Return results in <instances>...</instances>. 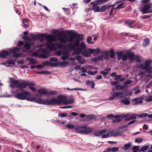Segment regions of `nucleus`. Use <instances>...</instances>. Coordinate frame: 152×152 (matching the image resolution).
Returning a JSON list of instances; mask_svg holds the SVG:
<instances>
[{
	"mask_svg": "<svg viewBox=\"0 0 152 152\" xmlns=\"http://www.w3.org/2000/svg\"><path fill=\"white\" fill-rule=\"evenodd\" d=\"M83 35L75 33L69 36L63 35L59 37V41L62 43L70 42L67 45L69 50L72 51L75 50L74 53L78 54L82 53L83 55L86 57L90 56L88 49H86V46L84 43L82 42L80 44V40L83 39Z\"/></svg>",
	"mask_w": 152,
	"mask_h": 152,
	"instance_id": "obj_1",
	"label": "nucleus"
},
{
	"mask_svg": "<svg viewBox=\"0 0 152 152\" xmlns=\"http://www.w3.org/2000/svg\"><path fill=\"white\" fill-rule=\"evenodd\" d=\"M90 4L92 5L93 7L94 6H96L98 4L96 0L94 2H91Z\"/></svg>",
	"mask_w": 152,
	"mask_h": 152,
	"instance_id": "obj_57",
	"label": "nucleus"
},
{
	"mask_svg": "<svg viewBox=\"0 0 152 152\" xmlns=\"http://www.w3.org/2000/svg\"><path fill=\"white\" fill-rule=\"evenodd\" d=\"M27 59L30 61L29 64H33L36 63V61L34 60L33 58H27Z\"/></svg>",
	"mask_w": 152,
	"mask_h": 152,
	"instance_id": "obj_34",
	"label": "nucleus"
},
{
	"mask_svg": "<svg viewBox=\"0 0 152 152\" xmlns=\"http://www.w3.org/2000/svg\"><path fill=\"white\" fill-rule=\"evenodd\" d=\"M139 146H134L132 148V152H137L139 150Z\"/></svg>",
	"mask_w": 152,
	"mask_h": 152,
	"instance_id": "obj_48",
	"label": "nucleus"
},
{
	"mask_svg": "<svg viewBox=\"0 0 152 152\" xmlns=\"http://www.w3.org/2000/svg\"><path fill=\"white\" fill-rule=\"evenodd\" d=\"M30 94V93L28 91H23L19 93L17 91L16 93L14 94V96L19 99L23 100L27 99V97Z\"/></svg>",
	"mask_w": 152,
	"mask_h": 152,
	"instance_id": "obj_8",
	"label": "nucleus"
},
{
	"mask_svg": "<svg viewBox=\"0 0 152 152\" xmlns=\"http://www.w3.org/2000/svg\"><path fill=\"white\" fill-rule=\"evenodd\" d=\"M37 51V52L35 51L32 53L31 56L37 57L38 56L39 53L41 55V57L43 58H46L49 57V56L47 54V51L45 49H39Z\"/></svg>",
	"mask_w": 152,
	"mask_h": 152,
	"instance_id": "obj_7",
	"label": "nucleus"
},
{
	"mask_svg": "<svg viewBox=\"0 0 152 152\" xmlns=\"http://www.w3.org/2000/svg\"><path fill=\"white\" fill-rule=\"evenodd\" d=\"M57 92L55 91H50L48 92H47V95H53L55 94H56Z\"/></svg>",
	"mask_w": 152,
	"mask_h": 152,
	"instance_id": "obj_56",
	"label": "nucleus"
},
{
	"mask_svg": "<svg viewBox=\"0 0 152 152\" xmlns=\"http://www.w3.org/2000/svg\"><path fill=\"white\" fill-rule=\"evenodd\" d=\"M131 144L132 143L131 142H129L127 144H125L124 145V148L127 150L129 149V147Z\"/></svg>",
	"mask_w": 152,
	"mask_h": 152,
	"instance_id": "obj_44",
	"label": "nucleus"
},
{
	"mask_svg": "<svg viewBox=\"0 0 152 152\" xmlns=\"http://www.w3.org/2000/svg\"><path fill=\"white\" fill-rule=\"evenodd\" d=\"M106 5H105L101 7L100 8L101 12H102L106 10Z\"/></svg>",
	"mask_w": 152,
	"mask_h": 152,
	"instance_id": "obj_62",
	"label": "nucleus"
},
{
	"mask_svg": "<svg viewBox=\"0 0 152 152\" xmlns=\"http://www.w3.org/2000/svg\"><path fill=\"white\" fill-rule=\"evenodd\" d=\"M152 101V95L150 96L148 98L146 99V102H151Z\"/></svg>",
	"mask_w": 152,
	"mask_h": 152,
	"instance_id": "obj_64",
	"label": "nucleus"
},
{
	"mask_svg": "<svg viewBox=\"0 0 152 152\" xmlns=\"http://www.w3.org/2000/svg\"><path fill=\"white\" fill-rule=\"evenodd\" d=\"M128 58L131 61L134 60V58L135 56L134 54L133 53H127Z\"/></svg>",
	"mask_w": 152,
	"mask_h": 152,
	"instance_id": "obj_28",
	"label": "nucleus"
},
{
	"mask_svg": "<svg viewBox=\"0 0 152 152\" xmlns=\"http://www.w3.org/2000/svg\"><path fill=\"white\" fill-rule=\"evenodd\" d=\"M63 51L59 50L58 51H56V54L58 56H61L62 53Z\"/></svg>",
	"mask_w": 152,
	"mask_h": 152,
	"instance_id": "obj_61",
	"label": "nucleus"
},
{
	"mask_svg": "<svg viewBox=\"0 0 152 152\" xmlns=\"http://www.w3.org/2000/svg\"><path fill=\"white\" fill-rule=\"evenodd\" d=\"M24 48L27 50H29L31 48L30 44L28 43H26L24 45Z\"/></svg>",
	"mask_w": 152,
	"mask_h": 152,
	"instance_id": "obj_47",
	"label": "nucleus"
},
{
	"mask_svg": "<svg viewBox=\"0 0 152 152\" xmlns=\"http://www.w3.org/2000/svg\"><path fill=\"white\" fill-rule=\"evenodd\" d=\"M65 126L69 129H74V124H68L66 125Z\"/></svg>",
	"mask_w": 152,
	"mask_h": 152,
	"instance_id": "obj_51",
	"label": "nucleus"
},
{
	"mask_svg": "<svg viewBox=\"0 0 152 152\" xmlns=\"http://www.w3.org/2000/svg\"><path fill=\"white\" fill-rule=\"evenodd\" d=\"M107 118H118L117 115H114L113 114H109L107 115Z\"/></svg>",
	"mask_w": 152,
	"mask_h": 152,
	"instance_id": "obj_53",
	"label": "nucleus"
},
{
	"mask_svg": "<svg viewBox=\"0 0 152 152\" xmlns=\"http://www.w3.org/2000/svg\"><path fill=\"white\" fill-rule=\"evenodd\" d=\"M92 37L91 36H89L87 37L86 40L88 44H92L94 43V42L92 41Z\"/></svg>",
	"mask_w": 152,
	"mask_h": 152,
	"instance_id": "obj_33",
	"label": "nucleus"
},
{
	"mask_svg": "<svg viewBox=\"0 0 152 152\" xmlns=\"http://www.w3.org/2000/svg\"><path fill=\"white\" fill-rule=\"evenodd\" d=\"M135 22L134 20H129L125 23L128 25V27L130 28H132L133 27V26H131V25L134 23Z\"/></svg>",
	"mask_w": 152,
	"mask_h": 152,
	"instance_id": "obj_31",
	"label": "nucleus"
},
{
	"mask_svg": "<svg viewBox=\"0 0 152 152\" xmlns=\"http://www.w3.org/2000/svg\"><path fill=\"white\" fill-rule=\"evenodd\" d=\"M137 115L136 114H133L131 115H130V118H131L132 120L136 119L137 118Z\"/></svg>",
	"mask_w": 152,
	"mask_h": 152,
	"instance_id": "obj_50",
	"label": "nucleus"
},
{
	"mask_svg": "<svg viewBox=\"0 0 152 152\" xmlns=\"http://www.w3.org/2000/svg\"><path fill=\"white\" fill-rule=\"evenodd\" d=\"M42 64L43 66H56V63H51L48 61L43 62Z\"/></svg>",
	"mask_w": 152,
	"mask_h": 152,
	"instance_id": "obj_25",
	"label": "nucleus"
},
{
	"mask_svg": "<svg viewBox=\"0 0 152 152\" xmlns=\"http://www.w3.org/2000/svg\"><path fill=\"white\" fill-rule=\"evenodd\" d=\"M132 102L133 105H137L139 104H141L143 102L140 98H135L133 99Z\"/></svg>",
	"mask_w": 152,
	"mask_h": 152,
	"instance_id": "obj_17",
	"label": "nucleus"
},
{
	"mask_svg": "<svg viewBox=\"0 0 152 152\" xmlns=\"http://www.w3.org/2000/svg\"><path fill=\"white\" fill-rule=\"evenodd\" d=\"M93 9L95 12H101L100 7L98 6H94Z\"/></svg>",
	"mask_w": 152,
	"mask_h": 152,
	"instance_id": "obj_35",
	"label": "nucleus"
},
{
	"mask_svg": "<svg viewBox=\"0 0 152 152\" xmlns=\"http://www.w3.org/2000/svg\"><path fill=\"white\" fill-rule=\"evenodd\" d=\"M134 60L138 63H140L141 62V57L140 56L138 55H135Z\"/></svg>",
	"mask_w": 152,
	"mask_h": 152,
	"instance_id": "obj_39",
	"label": "nucleus"
},
{
	"mask_svg": "<svg viewBox=\"0 0 152 152\" xmlns=\"http://www.w3.org/2000/svg\"><path fill=\"white\" fill-rule=\"evenodd\" d=\"M52 105L63 104L66 105L72 104L74 102L73 100H67L66 97L62 96H58L57 98H52Z\"/></svg>",
	"mask_w": 152,
	"mask_h": 152,
	"instance_id": "obj_4",
	"label": "nucleus"
},
{
	"mask_svg": "<svg viewBox=\"0 0 152 152\" xmlns=\"http://www.w3.org/2000/svg\"><path fill=\"white\" fill-rule=\"evenodd\" d=\"M143 139L142 138H137L134 140V142H135L140 143L142 141Z\"/></svg>",
	"mask_w": 152,
	"mask_h": 152,
	"instance_id": "obj_52",
	"label": "nucleus"
},
{
	"mask_svg": "<svg viewBox=\"0 0 152 152\" xmlns=\"http://www.w3.org/2000/svg\"><path fill=\"white\" fill-rule=\"evenodd\" d=\"M76 58L79 63L82 64H83L85 63L86 60L85 59H82L81 56H76Z\"/></svg>",
	"mask_w": 152,
	"mask_h": 152,
	"instance_id": "obj_23",
	"label": "nucleus"
},
{
	"mask_svg": "<svg viewBox=\"0 0 152 152\" xmlns=\"http://www.w3.org/2000/svg\"><path fill=\"white\" fill-rule=\"evenodd\" d=\"M132 81L131 80H128L126 81L124 83V86H125V87H126L130 83H132Z\"/></svg>",
	"mask_w": 152,
	"mask_h": 152,
	"instance_id": "obj_45",
	"label": "nucleus"
},
{
	"mask_svg": "<svg viewBox=\"0 0 152 152\" xmlns=\"http://www.w3.org/2000/svg\"><path fill=\"white\" fill-rule=\"evenodd\" d=\"M119 83V81H117L111 82V84L112 85L115 86L118 84Z\"/></svg>",
	"mask_w": 152,
	"mask_h": 152,
	"instance_id": "obj_63",
	"label": "nucleus"
},
{
	"mask_svg": "<svg viewBox=\"0 0 152 152\" xmlns=\"http://www.w3.org/2000/svg\"><path fill=\"white\" fill-rule=\"evenodd\" d=\"M103 59V55L99 56L97 57L94 58L92 59V61L94 62H96L98 60H102Z\"/></svg>",
	"mask_w": 152,
	"mask_h": 152,
	"instance_id": "obj_27",
	"label": "nucleus"
},
{
	"mask_svg": "<svg viewBox=\"0 0 152 152\" xmlns=\"http://www.w3.org/2000/svg\"><path fill=\"white\" fill-rule=\"evenodd\" d=\"M119 148L118 147H114L113 148H107L106 150L108 151H111L113 152H115L118 151Z\"/></svg>",
	"mask_w": 152,
	"mask_h": 152,
	"instance_id": "obj_29",
	"label": "nucleus"
},
{
	"mask_svg": "<svg viewBox=\"0 0 152 152\" xmlns=\"http://www.w3.org/2000/svg\"><path fill=\"white\" fill-rule=\"evenodd\" d=\"M38 93L41 95L42 94H47V91L44 89H39L38 91Z\"/></svg>",
	"mask_w": 152,
	"mask_h": 152,
	"instance_id": "obj_38",
	"label": "nucleus"
},
{
	"mask_svg": "<svg viewBox=\"0 0 152 152\" xmlns=\"http://www.w3.org/2000/svg\"><path fill=\"white\" fill-rule=\"evenodd\" d=\"M35 86L34 83H31L29 81H23L20 83H18L17 85V88H25L28 86Z\"/></svg>",
	"mask_w": 152,
	"mask_h": 152,
	"instance_id": "obj_11",
	"label": "nucleus"
},
{
	"mask_svg": "<svg viewBox=\"0 0 152 152\" xmlns=\"http://www.w3.org/2000/svg\"><path fill=\"white\" fill-rule=\"evenodd\" d=\"M44 34H40L39 35H35L34 34H31V35L32 38L34 39H40L41 42H42L43 40V39H42L43 37L45 36Z\"/></svg>",
	"mask_w": 152,
	"mask_h": 152,
	"instance_id": "obj_18",
	"label": "nucleus"
},
{
	"mask_svg": "<svg viewBox=\"0 0 152 152\" xmlns=\"http://www.w3.org/2000/svg\"><path fill=\"white\" fill-rule=\"evenodd\" d=\"M110 135V134L109 133V131L107 132V134L103 135L102 136V138H106L107 137H108Z\"/></svg>",
	"mask_w": 152,
	"mask_h": 152,
	"instance_id": "obj_59",
	"label": "nucleus"
},
{
	"mask_svg": "<svg viewBox=\"0 0 152 152\" xmlns=\"http://www.w3.org/2000/svg\"><path fill=\"white\" fill-rule=\"evenodd\" d=\"M69 56V53L68 51H63L61 54V59L64 60L68 59Z\"/></svg>",
	"mask_w": 152,
	"mask_h": 152,
	"instance_id": "obj_16",
	"label": "nucleus"
},
{
	"mask_svg": "<svg viewBox=\"0 0 152 152\" xmlns=\"http://www.w3.org/2000/svg\"><path fill=\"white\" fill-rule=\"evenodd\" d=\"M56 63V66L58 65L62 67H64L68 66L69 64V62L67 61H64L62 62L59 61L57 63Z\"/></svg>",
	"mask_w": 152,
	"mask_h": 152,
	"instance_id": "obj_19",
	"label": "nucleus"
},
{
	"mask_svg": "<svg viewBox=\"0 0 152 152\" xmlns=\"http://www.w3.org/2000/svg\"><path fill=\"white\" fill-rule=\"evenodd\" d=\"M148 114L147 113H143L139 115V117H145L148 116Z\"/></svg>",
	"mask_w": 152,
	"mask_h": 152,
	"instance_id": "obj_55",
	"label": "nucleus"
},
{
	"mask_svg": "<svg viewBox=\"0 0 152 152\" xmlns=\"http://www.w3.org/2000/svg\"><path fill=\"white\" fill-rule=\"evenodd\" d=\"M147 72L145 70V71H141L138 73V75L140 77H142Z\"/></svg>",
	"mask_w": 152,
	"mask_h": 152,
	"instance_id": "obj_41",
	"label": "nucleus"
},
{
	"mask_svg": "<svg viewBox=\"0 0 152 152\" xmlns=\"http://www.w3.org/2000/svg\"><path fill=\"white\" fill-rule=\"evenodd\" d=\"M107 131V130L105 129L102 130L98 132H95L94 134L95 136H99L103 134L106 133Z\"/></svg>",
	"mask_w": 152,
	"mask_h": 152,
	"instance_id": "obj_20",
	"label": "nucleus"
},
{
	"mask_svg": "<svg viewBox=\"0 0 152 152\" xmlns=\"http://www.w3.org/2000/svg\"><path fill=\"white\" fill-rule=\"evenodd\" d=\"M65 34L61 33H60L58 36V39H59V37ZM46 39L48 41L46 44V47L52 50H55L58 49H65L66 48V46L61 43H62L60 42L59 40H58L61 43H53L52 42L56 41L55 36L48 35L46 36Z\"/></svg>",
	"mask_w": 152,
	"mask_h": 152,
	"instance_id": "obj_2",
	"label": "nucleus"
},
{
	"mask_svg": "<svg viewBox=\"0 0 152 152\" xmlns=\"http://www.w3.org/2000/svg\"><path fill=\"white\" fill-rule=\"evenodd\" d=\"M124 7V3H121L118 5L117 7L115 8V10H117L118 9H121Z\"/></svg>",
	"mask_w": 152,
	"mask_h": 152,
	"instance_id": "obj_46",
	"label": "nucleus"
},
{
	"mask_svg": "<svg viewBox=\"0 0 152 152\" xmlns=\"http://www.w3.org/2000/svg\"><path fill=\"white\" fill-rule=\"evenodd\" d=\"M152 5L151 4H148L141 8V12L142 14L149 13L152 12Z\"/></svg>",
	"mask_w": 152,
	"mask_h": 152,
	"instance_id": "obj_10",
	"label": "nucleus"
},
{
	"mask_svg": "<svg viewBox=\"0 0 152 152\" xmlns=\"http://www.w3.org/2000/svg\"><path fill=\"white\" fill-rule=\"evenodd\" d=\"M26 100L28 101L32 102H35L37 103L42 104L52 105V99H47L43 100L41 98H39L38 99L35 98H31L28 96Z\"/></svg>",
	"mask_w": 152,
	"mask_h": 152,
	"instance_id": "obj_5",
	"label": "nucleus"
},
{
	"mask_svg": "<svg viewBox=\"0 0 152 152\" xmlns=\"http://www.w3.org/2000/svg\"><path fill=\"white\" fill-rule=\"evenodd\" d=\"M101 51L99 48H97L96 49L88 48V51L90 53L94 54V56H96Z\"/></svg>",
	"mask_w": 152,
	"mask_h": 152,
	"instance_id": "obj_14",
	"label": "nucleus"
},
{
	"mask_svg": "<svg viewBox=\"0 0 152 152\" xmlns=\"http://www.w3.org/2000/svg\"><path fill=\"white\" fill-rule=\"evenodd\" d=\"M110 56L112 58H113L115 57V53L113 50L111 49L110 50Z\"/></svg>",
	"mask_w": 152,
	"mask_h": 152,
	"instance_id": "obj_36",
	"label": "nucleus"
},
{
	"mask_svg": "<svg viewBox=\"0 0 152 152\" xmlns=\"http://www.w3.org/2000/svg\"><path fill=\"white\" fill-rule=\"evenodd\" d=\"M51 73L50 72H49L48 71H41L39 72H36L37 74H45V75H48Z\"/></svg>",
	"mask_w": 152,
	"mask_h": 152,
	"instance_id": "obj_40",
	"label": "nucleus"
},
{
	"mask_svg": "<svg viewBox=\"0 0 152 152\" xmlns=\"http://www.w3.org/2000/svg\"><path fill=\"white\" fill-rule=\"evenodd\" d=\"M74 130L77 133L80 134H87L92 131V130L90 127L86 126H76L74 128Z\"/></svg>",
	"mask_w": 152,
	"mask_h": 152,
	"instance_id": "obj_6",
	"label": "nucleus"
},
{
	"mask_svg": "<svg viewBox=\"0 0 152 152\" xmlns=\"http://www.w3.org/2000/svg\"><path fill=\"white\" fill-rule=\"evenodd\" d=\"M10 82L12 83L9 85V86L11 88L17 87V85L20 82L19 80H12L10 79Z\"/></svg>",
	"mask_w": 152,
	"mask_h": 152,
	"instance_id": "obj_15",
	"label": "nucleus"
},
{
	"mask_svg": "<svg viewBox=\"0 0 152 152\" xmlns=\"http://www.w3.org/2000/svg\"><path fill=\"white\" fill-rule=\"evenodd\" d=\"M20 48L15 47L13 48H11L10 50V53H13L14 56L18 58L21 56V54L20 53H17V52L20 51Z\"/></svg>",
	"mask_w": 152,
	"mask_h": 152,
	"instance_id": "obj_13",
	"label": "nucleus"
},
{
	"mask_svg": "<svg viewBox=\"0 0 152 152\" xmlns=\"http://www.w3.org/2000/svg\"><path fill=\"white\" fill-rule=\"evenodd\" d=\"M129 100V98H126L121 100L120 101V102L121 103H123L126 105H128L130 103Z\"/></svg>",
	"mask_w": 152,
	"mask_h": 152,
	"instance_id": "obj_24",
	"label": "nucleus"
},
{
	"mask_svg": "<svg viewBox=\"0 0 152 152\" xmlns=\"http://www.w3.org/2000/svg\"><path fill=\"white\" fill-rule=\"evenodd\" d=\"M149 147V145L143 146L141 147L139 150V151H144L147 149Z\"/></svg>",
	"mask_w": 152,
	"mask_h": 152,
	"instance_id": "obj_43",
	"label": "nucleus"
},
{
	"mask_svg": "<svg viewBox=\"0 0 152 152\" xmlns=\"http://www.w3.org/2000/svg\"><path fill=\"white\" fill-rule=\"evenodd\" d=\"M34 48H42L44 45V44H39L38 45L34 43L33 44Z\"/></svg>",
	"mask_w": 152,
	"mask_h": 152,
	"instance_id": "obj_37",
	"label": "nucleus"
},
{
	"mask_svg": "<svg viewBox=\"0 0 152 152\" xmlns=\"http://www.w3.org/2000/svg\"><path fill=\"white\" fill-rule=\"evenodd\" d=\"M116 88V90L118 91H119L121 90H122L125 87V86H121L120 85H119L118 86H116L115 87Z\"/></svg>",
	"mask_w": 152,
	"mask_h": 152,
	"instance_id": "obj_42",
	"label": "nucleus"
},
{
	"mask_svg": "<svg viewBox=\"0 0 152 152\" xmlns=\"http://www.w3.org/2000/svg\"><path fill=\"white\" fill-rule=\"evenodd\" d=\"M124 127H121L119 128L118 130L113 129L109 131L110 135L113 137H116L118 135H121L122 132L124 131Z\"/></svg>",
	"mask_w": 152,
	"mask_h": 152,
	"instance_id": "obj_9",
	"label": "nucleus"
},
{
	"mask_svg": "<svg viewBox=\"0 0 152 152\" xmlns=\"http://www.w3.org/2000/svg\"><path fill=\"white\" fill-rule=\"evenodd\" d=\"M101 55H103L104 58L105 59H108L109 56V53L108 51H103L102 52V53Z\"/></svg>",
	"mask_w": 152,
	"mask_h": 152,
	"instance_id": "obj_26",
	"label": "nucleus"
},
{
	"mask_svg": "<svg viewBox=\"0 0 152 152\" xmlns=\"http://www.w3.org/2000/svg\"><path fill=\"white\" fill-rule=\"evenodd\" d=\"M10 54V53L7 51H2L0 53V57L5 58Z\"/></svg>",
	"mask_w": 152,
	"mask_h": 152,
	"instance_id": "obj_21",
	"label": "nucleus"
},
{
	"mask_svg": "<svg viewBox=\"0 0 152 152\" xmlns=\"http://www.w3.org/2000/svg\"><path fill=\"white\" fill-rule=\"evenodd\" d=\"M115 97H119V98H122L125 97L124 94L121 92H118L113 94Z\"/></svg>",
	"mask_w": 152,
	"mask_h": 152,
	"instance_id": "obj_22",
	"label": "nucleus"
},
{
	"mask_svg": "<svg viewBox=\"0 0 152 152\" xmlns=\"http://www.w3.org/2000/svg\"><path fill=\"white\" fill-rule=\"evenodd\" d=\"M150 43V40L149 39L146 38L145 39H143V45L144 47H146L148 44Z\"/></svg>",
	"mask_w": 152,
	"mask_h": 152,
	"instance_id": "obj_30",
	"label": "nucleus"
},
{
	"mask_svg": "<svg viewBox=\"0 0 152 152\" xmlns=\"http://www.w3.org/2000/svg\"><path fill=\"white\" fill-rule=\"evenodd\" d=\"M58 116L61 118H63L67 116V114L65 113H59Z\"/></svg>",
	"mask_w": 152,
	"mask_h": 152,
	"instance_id": "obj_54",
	"label": "nucleus"
},
{
	"mask_svg": "<svg viewBox=\"0 0 152 152\" xmlns=\"http://www.w3.org/2000/svg\"><path fill=\"white\" fill-rule=\"evenodd\" d=\"M6 63L9 64L14 65L15 63V61L12 60H11L7 61H6Z\"/></svg>",
	"mask_w": 152,
	"mask_h": 152,
	"instance_id": "obj_49",
	"label": "nucleus"
},
{
	"mask_svg": "<svg viewBox=\"0 0 152 152\" xmlns=\"http://www.w3.org/2000/svg\"><path fill=\"white\" fill-rule=\"evenodd\" d=\"M151 62V60L149 59L146 61L144 64L137 65V67L140 69L145 70L147 73H149L146 75L147 77L152 78V67H150ZM150 84L151 85H152V80L150 82Z\"/></svg>",
	"mask_w": 152,
	"mask_h": 152,
	"instance_id": "obj_3",
	"label": "nucleus"
},
{
	"mask_svg": "<svg viewBox=\"0 0 152 152\" xmlns=\"http://www.w3.org/2000/svg\"><path fill=\"white\" fill-rule=\"evenodd\" d=\"M118 60L122 59L123 61L126 60L128 58V54H124L122 51L117 52L116 53Z\"/></svg>",
	"mask_w": 152,
	"mask_h": 152,
	"instance_id": "obj_12",
	"label": "nucleus"
},
{
	"mask_svg": "<svg viewBox=\"0 0 152 152\" xmlns=\"http://www.w3.org/2000/svg\"><path fill=\"white\" fill-rule=\"evenodd\" d=\"M97 72L96 71L95 72H93L92 71H88L87 72V73L90 75H95L96 73H97Z\"/></svg>",
	"mask_w": 152,
	"mask_h": 152,
	"instance_id": "obj_58",
	"label": "nucleus"
},
{
	"mask_svg": "<svg viewBox=\"0 0 152 152\" xmlns=\"http://www.w3.org/2000/svg\"><path fill=\"white\" fill-rule=\"evenodd\" d=\"M50 61H57L58 59L55 57H52L50 58Z\"/></svg>",
	"mask_w": 152,
	"mask_h": 152,
	"instance_id": "obj_60",
	"label": "nucleus"
},
{
	"mask_svg": "<svg viewBox=\"0 0 152 152\" xmlns=\"http://www.w3.org/2000/svg\"><path fill=\"white\" fill-rule=\"evenodd\" d=\"M28 20L26 18L23 19V23L25 28L28 27Z\"/></svg>",
	"mask_w": 152,
	"mask_h": 152,
	"instance_id": "obj_32",
	"label": "nucleus"
}]
</instances>
